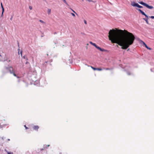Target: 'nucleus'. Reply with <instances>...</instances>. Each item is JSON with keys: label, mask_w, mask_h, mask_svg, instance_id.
<instances>
[{"label": "nucleus", "mask_w": 154, "mask_h": 154, "mask_svg": "<svg viewBox=\"0 0 154 154\" xmlns=\"http://www.w3.org/2000/svg\"><path fill=\"white\" fill-rule=\"evenodd\" d=\"M108 37L112 43H116L126 49L133 44L135 39L134 35L126 30L112 29L109 32Z\"/></svg>", "instance_id": "1"}, {"label": "nucleus", "mask_w": 154, "mask_h": 154, "mask_svg": "<svg viewBox=\"0 0 154 154\" xmlns=\"http://www.w3.org/2000/svg\"><path fill=\"white\" fill-rule=\"evenodd\" d=\"M137 10L139 11V12H140V13H141L143 15H144L146 18H143V19L144 20H145L146 23L148 24H149V22H148V16L146 15L144 12H143V11H142L141 9H137Z\"/></svg>", "instance_id": "2"}, {"label": "nucleus", "mask_w": 154, "mask_h": 154, "mask_svg": "<svg viewBox=\"0 0 154 154\" xmlns=\"http://www.w3.org/2000/svg\"><path fill=\"white\" fill-rule=\"evenodd\" d=\"M139 3L142 5H143L144 6L146 7V8L150 9H152L154 8L153 6H149L147 4L144 3L143 2H139Z\"/></svg>", "instance_id": "3"}, {"label": "nucleus", "mask_w": 154, "mask_h": 154, "mask_svg": "<svg viewBox=\"0 0 154 154\" xmlns=\"http://www.w3.org/2000/svg\"><path fill=\"white\" fill-rule=\"evenodd\" d=\"M131 5L133 7H137L140 8H143L142 6L139 5L138 3H135L134 2H132L131 3Z\"/></svg>", "instance_id": "4"}, {"label": "nucleus", "mask_w": 154, "mask_h": 154, "mask_svg": "<svg viewBox=\"0 0 154 154\" xmlns=\"http://www.w3.org/2000/svg\"><path fill=\"white\" fill-rule=\"evenodd\" d=\"M10 68H11V69H9V71L10 72V73L11 74H13L14 76H17L14 73V71L13 68L11 66L10 67Z\"/></svg>", "instance_id": "5"}, {"label": "nucleus", "mask_w": 154, "mask_h": 154, "mask_svg": "<svg viewBox=\"0 0 154 154\" xmlns=\"http://www.w3.org/2000/svg\"><path fill=\"white\" fill-rule=\"evenodd\" d=\"M141 42L143 43V45L145 46V47L147 48L148 49L151 50V48H150L147 45L144 43L143 41H141Z\"/></svg>", "instance_id": "6"}, {"label": "nucleus", "mask_w": 154, "mask_h": 154, "mask_svg": "<svg viewBox=\"0 0 154 154\" xmlns=\"http://www.w3.org/2000/svg\"><path fill=\"white\" fill-rule=\"evenodd\" d=\"M4 69H5V70H6V71H5L4 72H3L4 73H5V72H6L8 70H9L10 69H11V68H10V67L9 68V67H6V66H5L4 67Z\"/></svg>", "instance_id": "7"}, {"label": "nucleus", "mask_w": 154, "mask_h": 154, "mask_svg": "<svg viewBox=\"0 0 154 154\" xmlns=\"http://www.w3.org/2000/svg\"><path fill=\"white\" fill-rule=\"evenodd\" d=\"M91 68L94 70H98L99 71H101L102 70V69L100 68H95L92 66H91Z\"/></svg>", "instance_id": "8"}, {"label": "nucleus", "mask_w": 154, "mask_h": 154, "mask_svg": "<svg viewBox=\"0 0 154 154\" xmlns=\"http://www.w3.org/2000/svg\"><path fill=\"white\" fill-rule=\"evenodd\" d=\"M97 49H98L100 50L101 51H106V50H105V49H104L101 48H100V47H99L98 46L97 47Z\"/></svg>", "instance_id": "9"}, {"label": "nucleus", "mask_w": 154, "mask_h": 154, "mask_svg": "<svg viewBox=\"0 0 154 154\" xmlns=\"http://www.w3.org/2000/svg\"><path fill=\"white\" fill-rule=\"evenodd\" d=\"M90 44L94 46L96 48H97V47H98V46L94 43H93L91 42H90Z\"/></svg>", "instance_id": "10"}, {"label": "nucleus", "mask_w": 154, "mask_h": 154, "mask_svg": "<svg viewBox=\"0 0 154 154\" xmlns=\"http://www.w3.org/2000/svg\"><path fill=\"white\" fill-rule=\"evenodd\" d=\"M33 128L34 130H37L39 128V127L38 126H34Z\"/></svg>", "instance_id": "11"}, {"label": "nucleus", "mask_w": 154, "mask_h": 154, "mask_svg": "<svg viewBox=\"0 0 154 154\" xmlns=\"http://www.w3.org/2000/svg\"><path fill=\"white\" fill-rule=\"evenodd\" d=\"M51 10L50 9H48V13L49 14H51Z\"/></svg>", "instance_id": "12"}, {"label": "nucleus", "mask_w": 154, "mask_h": 154, "mask_svg": "<svg viewBox=\"0 0 154 154\" xmlns=\"http://www.w3.org/2000/svg\"><path fill=\"white\" fill-rule=\"evenodd\" d=\"M23 58L24 59H26V60H28V59H27V57L26 55L24 56L23 57Z\"/></svg>", "instance_id": "13"}, {"label": "nucleus", "mask_w": 154, "mask_h": 154, "mask_svg": "<svg viewBox=\"0 0 154 154\" xmlns=\"http://www.w3.org/2000/svg\"><path fill=\"white\" fill-rule=\"evenodd\" d=\"M44 147L45 148H47V147H49V146H50V145H48L47 146L46 145H44Z\"/></svg>", "instance_id": "14"}, {"label": "nucleus", "mask_w": 154, "mask_h": 154, "mask_svg": "<svg viewBox=\"0 0 154 154\" xmlns=\"http://www.w3.org/2000/svg\"><path fill=\"white\" fill-rule=\"evenodd\" d=\"M1 6L2 8V10H4V7L3 6L2 3V2L1 3Z\"/></svg>", "instance_id": "15"}, {"label": "nucleus", "mask_w": 154, "mask_h": 154, "mask_svg": "<svg viewBox=\"0 0 154 154\" xmlns=\"http://www.w3.org/2000/svg\"><path fill=\"white\" fill-rule=\"evenodd\" d=\"M5 151L7 152L8 154H13V153L12 152H9L8 151H7L6 150H5Z\"/></svg>", "instance_id": "16"}, {"label": "nucleus", "mask_w": 154, "mask_h": 154, "mask_svg": "<svg viewBox=\"0 0 154 154\" xmlns=\"http://www.w3.org/2000/svg\"><path fill=\"white\" fill-rule=\"evenodd\" d=\"M63 2L66 4L67 5H68V4L67 3L66 1V0H63Z\"/></svg>", "instance_id": "17"}, {"label": "nucleus", "mask_w": 154, "mask_h": 154, "mask_svg": "<svg viewBox=\"0 0 154 154\" xmlns=\"http://www.w3.org/2000/svg\"><path fill=\"white\" fill-rule=\"evenodd\" d=\"M70 9H71L72 10V11L74 13H75L77 15V14L72 9H71V8H70Z\"/></svg>", "instance_id": "18"}, {"label": "nucleus", "mask_w": 154, "mask_h": 154, "mask_svg": "<svg viewBox=\"0 0 154 154\" xmlns=\"http://www.w3.org/2000/svg\"><path fill=\"white\" fill-rule=\"evenodd\" d=\"M5 60L8 61V62H10L11 61L10 60H8V59L7 58H6V59H5L4 60V61H5Z\"/></svg>", "instance_id": "19"}, {"label": "nucleus", "mask_w": 154, "mask_h": 154, "mask_svg": "<svg viewBox=\"0 0 154 154\" xmlns=\"http://www.w3.org/2000/svg\"><path fill=\"white\" fill-rule=\"evenodd\" d=\"M29 8L30 10H31L32 9V7L31 6H29Z\"/></svg>", "instance_id": "20"}, {"label": "nucleus", "mask_w": 154, "mask_h": 154, "mask_svg": "<svg viewBox=\"0 0 154 154\" xmlns=\"http://www.w3.org/2000/svg\"><path fill=\"white\" fill-rule=\"evenodd\" d=\"M2 16H3L4 10H2Z\"/></svg>", "instance_id": "21"}, {"label": "nucleus", "mask_w": 154, "mask_h": 154, "mask_svg": "<svg viewBox=\"0 0 154 154\" xmlns=\"http://www.w3.org/2000/svg\"><path fill=\"white\" fill-rule=\"evenodd\" d=\"M39 21H40V22H41V23H44V22L43 21H42V20H39Z\"/></svg>", "instance_id": "22"}, {"label": "nucleus", "mask_w": 154, "mask_h": 154, "mask_svg": "<svg viewBox=\"0 0 154 154\" xmlns=\"http://www.w3.org/2000/svg\"><path fill=\"white\" fill-rule=\"evenodd\" d=\"M149 17L152 19H154V16H150Z\"/></svg>", "instance_id": "23"}, {"label": "nucleus", "mask_w": 154, "mask_h": 154, "mask_svg": "<svg viewBox=\"0 0 154 154\" xmlns=\"http://www.w3.org/2000/svg\"><path fill=\"white\" fill-rule=\"evenodd\" d=\"M87 1H88V2H93V1H92L91 0H87Z\"/></svg>", "instance_id": "24"}, {"label": "nucleus", "mask_w": 154, "mask_h": 154, "mask_svg": "<svg viewBox=\"0 0 154 154\" xmlns=\"http://www.w3.org/2000/svg\"><path fill=\"white\" fill-rule=\"evenodd\" d=\"M71 14L74 17H75V14L73 13H71Z\"/></svg>", "instance_id": "25"}, {"label": "nucleus", "mask_w": 154, "mask_h": 154, "mask_svg": "<svg viewBox=\"0 0 154 154\" xmlns=\"http://www.w3.org/2000/svg\"><path fill=\"white\" fill-rule=\"evenodd\" d=\"M20 54L21 56L22 55V51H21L20 52Z\"/></svg>", "instance_id": "26"}, {"label": "nucleus", "mask_w": 154, "mask_h": 154, "mask_svg": "<svg viewBox=\"0 0 154 154\" xmlns=\"http://www.w3.org/2000/svg\"><path fill=\"white\" fill-rule=\"evenodd\" d=\"M84 23H85V24H87V21H86L85 20L84 21Z\"/></svg>", "instance_id": "27"}, {"label": "nucleus", "mask_w": 154, "mask_h": 154, "mask_svg": "<svg viewBox=\"0 0 154 154\" xmlns=\"http://www.w3.org/2000/svg\"><path fill=\"white\" fill-rule=\"evenodd\" d=\"M81 34L82 35H85V34L84 32H81Z\"/></svg>", "instance_id": "28"}, {"label": "nucleus", "mask_w": 154, "mask_h": 154, "mask_svg": "<svg viewBox=\"0 0 154 154\" xmlns=\"http://www.w3.org/2000/svg\"><path fill=\"white\" fill-rule=\"evenodd\" d=\"M127 74H128V75H130L131 74L129 72H127Z\"/></svg>", "instance_id": "29"}, {"label": "nucleus", "mask_w": 154, "mask_h": 154, "mask_svg": "<svg viewBox=\"0 0 154 154\" xmlns=\"http://www.w3.org/2000/svg\"><path fill=\"white\" fill-rule=\"evenodd\" d=\"M24 127H25L26 129H27L28 128L26 126V125H24Z\"/></svg>", "instance_id": "30"}, {"label": "nucleus", "mask_w": 154, "mask_h": 154, "mask_svg": "<svg viewBox=\"0 0 154 154\" xmlns=\"http://www.w3.org/2000/svg\"><path fill=\"white\" fill-rule=\"evenodd\" d=\"M106 69V70H109V69L108 68H107Z\"/></svg>", "instance_id": "31"}, {"label": "nucleus", "mask_w": 154, "mask_h": 154, "mask_svg": "<svg viewBox=\"0 0 154 154\" xmlns=\"http://www.w3.org/2000/svg\"><path fill=\"white\" fill-rule=\"evenodd\" d=\"M44 149L43 148H42V149H41L40 150L41 151H42V150H43Z\"/></svg>", "instance_id": "32"}, {"label": "nucleus", "mask_w": 154, "mask_h": 154, "mask_svg": "<svg viewBox=\"0 0 154 154\" xmlns=\"http://www.w3.org/2000/svg\"><path fill=\"white\" fill-rule=\"evenodd\" d=\"M18 54H19V51H20L19 48L18 49Z\"/></svg>", "instance_id": "33"}, {"label": "nucleus", "mask_w": 154, "mask_h": 154, "mask_svg": "<svg viewBox=\"0 0 154 154\" xmlns=\"http://www.w3.org/2000/svg\"><path fill=\"white\" fill-rule=\"evenodd\" d=\"M12 17H11V18H10V20H12Z\"/></svg>", "instance_id": "34"}, {"label": "nucleus", "mask_w": 154, "mask_h": 154, "mask_svg": "<svg viewBox=\"0 0 154 154\" xmlns=\"http://www.w3.org/2000/svg\"><path fill=\"white\" fill-rule=\"evenodd\" d=\"M18 46L19 47V43H18Z\"/></svg>", "instance_id": "35"}, {"label": "nucleus", "mask_w": 154, "mask_h": 154, "mask_svg": "<svg viewBox=\"0 0 154 154\" xmlns=\"http://www.w3.org/2000/svg\"><path fill=\"white\" fill-rule=\"evenodd\" d=\"M8 141H9L10 140V139H8Z\"/></svg>", "instance_id": "36"}, {"label": "nucleus", "mask_w": 154, "mask_h": 154, "mask_svg": "<svg viewBox=\"0 0 154 154\" xmlns=\"http://www.w3.org/2000/svg\"><path fill=\"white\" fill-rule=\"evenodd\" d=\"M28 63V62H26V64H27Z\"/></svg>", "instance_id": "37"}, {"label": "nucleus", "mask_w": 154, "mask_h": 154, "mask_svg": "<svg viewBox=\"0 0 154 154\" xmlns=\"http://www.w3.org/2000/svg\"><path fill=\"white\" fill-rule=\"evenodd\" d=\"M129 49H128V51H129Z\"/></svg>", "instance_id": "38"}, {"label": "nucleus", "mask_w": 154, "mask_h": 154, "mask_svg": "<svg viewBox=\"0 0 154 154\" xmlns=\"http://www.w3.org/2000/svg\"><path fill=\"white\" fill-rule=\"evenodd\" d=\"M129 49H128V51H129Z\"/></svg>", "instance_id": "39"}]
</instances>
